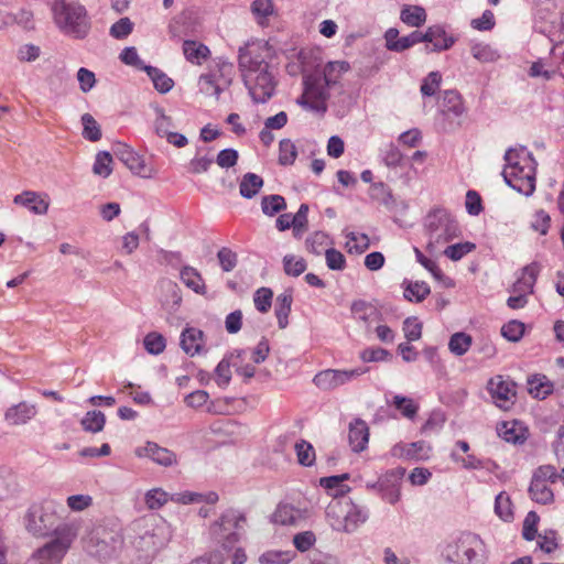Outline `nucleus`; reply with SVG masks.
Wrapping results in <instances>:
<instances>
[{
    "label": "nucleus",
    "mask_w": 564,
    "mask_h": 564,
    "mask_svg": "<svg viewBox=\"0 0 564 564\" xmlns=\"http://www.w3.org/2000/svg\"><path fill=\"white\" fill-rule=\"evenodd\" d=\"M382 162L388 167H397L402 164L403 154L393 143L388 144L381 152Z\"/></svg>",
    "instance_id": "61"
},
{
    "label": "nucleus",
    "mask_w": 564,
    "mask_h": 564,
    "mask_svg": "<svg viewBox=\"0 0 564 564\" xmlns=\"http://www.w3.org/2000/svg\"><path fill=\"white\" fill-rule=\"evenodd\" d=\"M431 293L430 286L425 282H409L404 288V297L408 301L422 302Z\"/></svg>",
    "instance_id": "46"
},
{
    "label": "nucleus",
    "mask_w": 564,
    "mask_h": 564,
    "mask_svg": "<svg viewBox=\"0 0 564 564\" xmlns=\"http://www.w3.org/2000/svg\"><path fill=\"white\" fill-rule=\"evenodd\" d=\"M405 469L397 467L386 471L379 478V495L390 505H395L401 498V484Z\"/></svg>",
    "instance_id": "15"
},
{
    "label": "nucleus",
    "mask_w": 564,
    "mask_h": 564,
    "mask_svg": "<svg viewBox=\"0 0 564 564\" xmlns=\"http://www.w3.org/2000/svg\"><path fill=\"white\" fill-rule=\"evenodd\" d=\"M294 449L300 465L305 467H311L314 465L316 456L315 449L311 443L301 440L295 443Z\"/></svg>",
    "instance_id": "41"
},
{
    "label": "nucleus",
    "mask_w": 564,
    "mask_h": 564,
    "mask_svg": "<svg viewBox=\"0 0 564 564\" xmlns=\"http://www.w3.org/2000/svg\"><path fill=\"white\" fill-rule=\"evenodd\" d=\"M251 12L260 25H265L269 17L274 13L272 0H254L251 3Z\"/></svg>",
    "instance_id": "42"
},
{
    "label": "nucleus",
    "mask_w": 564,
    "mask_h": 564,
    "mask_svg": "<svg viewBox=\"0 0 564 564\" xmlns=\"http://www.w3.org/2000/svg\"><path fill=\"white\" fill-rule=\"evenodd\" d=\"M77 535L76 523L58 524L53 531V539L34 553V561L37 564H59Z\"/></svg>",
    "instance_id": "7"
},
{
    "label": "nucleus",
    "mask_w": 564,
    "mask_h": 564,
    "mask_svg": "<svg viewBox=\"0 0 564 564\" xmlns=\"http://www.w3.org/2000/svg\"><path fill=\"white\" fill-rule=\"evenodd\" d=\"M349 479V474H341L336 476L323 477L319 479V485L325 488L334 500L344 497L350 491V487L345 484Z\"/></svg>",
    "instance_id": "26"
},
{
    "label": "nucleus",
    "mask_w": 564,
    "mask_h": 564,
    "mask_svg": "<svg viewBox=\"0 0 564 564\" xmlns=\"http://www.w3.org/2000/svg\"><path fill=\"white\" fill-rule=\"evenodd\" d=\"M499 434L506 442L521 444L525 441V435L516 422H503L499 427Z\"/></svg>",
    "instance_id": "47"
},
{
    "label": "nucleus",
    "mask_w": 564,
    "mask_h": 564,
    "mask_svg": "<svg viewBox=\"0 0 564 564\" xmlns=\"http://www.w3.org/2000/svg\"><path fill=\"white\" fill-rule=\"evenodd\" d=\"M272 297H273V293L270 289H268V288L258 289L253 295V302H254L256 308L260 313H267L271 307Z\"/></svg>",
    "instance_id": "63"
},
{
    "label": "nucleus",
    "mask_w": 564,
    "mask_h": 564,
    "mask_svg": "<svg viewBox=\"0 0 564 564\" xmlns=\"http://www.w3.org/2000/svg\"><path fill=\"white\" fill-rule=\"evenodd\" d=\"M292 302L293 295L291 290H285L276 296L274 313L278 318L279 327L282 329L288 326V317L291 312Z\"/></svg>",
    "instance_id": "28"
},
{
    "label": "nucleus",
    "mask_w": 564,
    "mask_h": 564,
    "mask_svg": "<svg viewBox=\"0 0 564 564\" xmlns=\"http://www.w3.org/2000/svg\"><path fill=\"white\" fill-rule=\"evenodd\" d=\"M484 542L475 533L465 532L454 543L447 544L444 555L447 561L462 564H482Z\"/></svg>",
    "instance_id": "11"
},
{
    "label": "nucleus",
    "mask_w": 564,
    "mask_h": 564,
    "mask_svg": "<svg viewBox=\"0 0 564 564\" xmlns=\"http://www.w3.org/2000/svg\"><path fill=\"white\" fill-rule=\"evenodd\" d=\"M180 278L182 282L193 292L204 295L206 285L200 273L193 267L185 265L181 269Z\"/></svg>",
    "instance_id": "29"
},
{
    "label": "nucleus",
    "mask_w": 564,
    "mask_h": 564,
    "mask_svg": "<svg viewBox=\"0 0 564 564\" xmlns=\"http://www.w3.org/2000/svg\"><path fill=\"white\" fill-rule=\"evenodd\" d=\"M476 246L473 242H459L446 247L443 253L453 261H458L466 254L475 250Z\"/></svg>",
    "instance_id": "56"
},
{
    "label": "nucleus",
    "mask_w": 564,
    "mask_h": 564,
    "mask_svg": "<svg viewBox=\"0 0 564 564\" xmlns=\"http://www.w3.org/2000/svg\"><path fill=\"white\" fill-rule=\"evenodd\" d=\"M185 58L193 64H202L210 54L209 48L196 41L187 40L183 43Z\"/></svg>",
    "instance_id": "31"
},
{
    "label": "nucleus",
    "mask_w": 564,
    "mask_h": 564,
    "mask_svg": "<svg viewBox=\"0 0 564 564\" xmlns=\"http://www.w3.org/2000/svg\"><path fill=\"white\" fill-rule=\"evenodd\" d=\"M367 371L368 368L364 367H358L350 370L326 369L316 373L313 378V382L317 388L322 390H334L357 379Z\"/></svg>",
    "instance_id": "14"
},
{
    "label": "nucleus",
    "mask_w": 564,
    "mask_h": 564,
    "mask_svg": "<svg viewBox=\"0 0 564 564\" xmlns=\"http://www.w3.org/2000/svg\"><path fill=\"white\" fill-rule=\"evenodd\" d=\"M424 42L431 43L432 47L426 46V52H442L449 50L456 39L446 33L443 25L436 24L429 26L423 33Z\"/></svg>",
    "instance_id": "19"
},
{
    "label": "nucleus",
    "mask_w": 564,
    "mask_h": 564,
    "mask_svg": "<svg viewBox=\"0 0 564 564\" xmlns=\"http://www.w3.org/2000/svg\"><path fill=\"white\" fill-rule=\"evenodd\" d=\"M54 22L65 34L83 39L89 31L86 9L74 0H55L52 6Z\"/></svg>",
    "instance_id": "5"
},
{
    "label": "nucleus",
    "mask_w": 564,
    "mask_h": 564,
    "mask_svg": "<svg viewBox=\"0 0 564 564\" xmlns=\"http://www.w3.org/2000/svg\"><path fill=\"white\" fill-rule=\"evenodd\" d=\"M295 556L292 551L270 550L259 556L260 564H289Z\"/></svg>",
    "instance_id": "45"
},
{
    "label": "nucleus",
    "mask_w": 564,
    "mask_h": 564,
    "mask_svg": "<svg viewBox=\"0 0 564 564\" xmlns=\"http://www.w3.org/2000/svg\"><path fill=\"white\" fill-rule=\"evenodd\" d=\"M524 334V324L519 321H510L501 327V335L509 341H519Z\"/></svg>",
    "instance_id": "58"
},
{
    "label": "nucleus",
    "mask_w": 564,
    "mask_h": 564,
    "mask_svg": "<svg viewBox=\"0 0 564 564\" xmlns=\"http://www.w3.org/2000/svg\"><path fill=\"white\" fill-rule=\"evenodd\" d=\"M144 500L149 509L155 510L171 501V495L161 488H154L145 494Z\"/></svg>",
    "instance_id": "52"
},
{
    "label": "nucleus",
    "mask_w": 564,
    "mask_h": 564,
    "mask_svg": "<svg viewBox=\"0 0 564 564\" xmlns=\"http://www.w3.org/2000/svg\"><path fill=\"white\" fill-rule=\"evenodd\" d=\"M488 391L495 404L501 410H509L516 401V384L505 380L501 376L491 378L488 382Z\"/></svg>",
    "instance_id": "16"
},
{
    "label": "nucleus",
    "mask_w": 564,
    "mask_h": 564,
    "mask_svg": "<svg viewBox=\"0 0 564 564\" xmlns=\"http://www.w3.org/2000/svg\"><path fill=\"white\" fill-rule=\"evenodd\" d=\"M263 186L261 176L254 173H246L239 184L240 195L245 198H252L256 196Z\"/></svg>",
    "instance_id": "34"
},
{
    "label": "nucleus",
    "mask_w": 564,
    "mask_h": 564,
    "mask_svg": "<svg viewBox=\"0 0 564 564\" xmlns=\"http://www.w3.org/2000/svg\"><path fill=\"white\" fill-rule=\"evenodd\" d=\"M304 91L296 102L303 108L325 113L327 111L328 88L332 86L321 74H311L303 79Z\"/></svg>",
    "instance_id": "12"
},
{
    "label": "nucleus",
    "mask_w": 564,
    "mask_h": 564,
    "mask_svg": "<svg viewBox=\"0 0 564 564\" xmlns=\"http://www.w3.org/2000/svg\"><path fill=\"white\" fill-rule=\"evenodd\" d=\"M84 546L91 556L106 561L120 552L123 546V536L119 531L97 525L85 538Z\"/></svg>",
    "instance_id": "10"
},
{
    "label": "nucleus",
    "mask_w": 564,
    "mask_h": 564,
    "mask_svg": "<svg viewBox=\"0 0 564 564\" xmlns=\"http://www.w3.org/2000/svg\"><path fill=\"white\" fill-rule=\"evenodd\" d=\"M400 19L409 26H421L426 21L425 10L416 6H405L401 10Z\"/></svg>",
    "instance_id": "36"
},
{
    "label": "nucleus",
    "mask_w": 564,
    "mask_h": 564,
    "mask_svg": "<svg viewBox=\"0 0 564 564\" xmlns=\"http://www.w3.org/2000/svg\"><path fill=\"white\" fill-rule=\"evenodd\" d=\"M560 39H562V32L560 33ZM556 44L552 45L551 48V59L554 63L555 74L558 73L562 77H564V45L561 43L562 40H556Z\"/></svg>",
    "instance_id": "64"
},
{
    "label": "nucleus",
    "mask_w": 564,
    "mask_h": 564,
    "mask_svg": "<svg viewBox=\"0 0 564 564\" xmlns=\"http://www.w3.org/2000/svg\"><path fill=\"white\" fill-rule=\"evenodd\" d=\"M502 176L505 182L525 196L535 191L536 162L525 147L510 148L505 154Z\"/></svg>",
    "instance_id": "3"
},
{
    "label": "nucleus",
    "mask_w": 564,
    "mask_h": 564,
    "mask_svg": "<svg viewBox=\"0 0 564 564\" xmlns=\"http://www.w3.org/2000/svg\"><path fill=\"white\" fill-rule=\"evenodd\" d=\"M82 123L84 139L91 142H96L101 139L100 126L90 113H84L82 116Z\"/></svg>",
    "instance_id": "49"
},
{
    "label": "nucleus",
    "mask_w": 564,
    "mask_h": 564,
    "mask_svg": "<svg viewBox=\"0 0 564 564\" xmlns=\"http://www.w3.org/2000/svg\"><path fill=\"white\" fill-rule=\"evenodd\" d=\"M15 205L28 208L35 215H45L48 210L50 200L47 195H43L32 191H25L13 198Z\"/></svg>",
    "instance_id": "20"
},
{
    "label": "nucleus",
    "mask_w": 564,
    "mask_h": 564,
    "mask_svg": "<svg viewBox=\"0 0 564 564\" xmlns=\"http://www.w3.org/2000/svg\"><path fill=\"white\" fill-rule=\"evenodd\" d=\"M510 496L506 491H501L495 499V512L503 521L513 520V509Z\"/></svg>",
    "instance_id": "40"
},
{
    "label": "nucleus",
    "mask_w": 564,
    "mask_h": 564,
    "mask_svg": "<svg viewBox=\"0 0 564 564\" xmlns=\"http://www.w3.org/2000/svg\"><path fill=\"white\" fill-rule=\"evenodd\" d=\"M62 511V503L53 499L33 505L25 514V528L35 536H45L57 527Z\"/></svg>",
    "instance_id": "9"
},
{
    "label": "nucleus",
    "mask_w": 564,
    "mask_h": 564,
    "mask_svg": "<svg viewBox=\"0 0 564 564\" xmlns=\"http://www.w3.org/2000/svg\"><path fill=\"white\" fill-rule=\"evenodd\" d=\"M528 492L530 498L536 503L546 506L554 502V492L547 484L535 481V479L531 478Z\"/></svg>",
    "instance_id": "30"
},
{
    "label": "nucleus",
    "mask_w": 564,
    "mask_h": 564,
    "mask_svg": "<svg viewBox=\"0 0 564 564\" xmlns=\"http://www.w3.org/2000/svg\"><path fill=\"white\" fill-rule=\"evenodd\" d=\"M441 107L444 113H452L455 117L462 116L465 111L462 96L456 90L444 93Z\"/></svg>",
    "instance_id": "32"
},
{
    "label": "nucleus",
    "mask_w": 564,
    "mask_h": 564,
    "mask_svg": "<svg viewBox=\"0 0 564 564\" xmlns=\"http://www.w3.org/2000/svg\"><path fill=\"white\" fill-rule=\"evenodd\" d=\"M135 455L138 457H147L154 463L170 467L177 463L176 454L165 447L159 446L156 443L148 442L144 446L135 448Z\"/></svg>",
    "instance_id": "18"
},
{
    "label": "nucleus",
    "mask_w": 564,
    "mask_h": 564,
    "mask_svg": "<svg viewBox=\"0 0 564 564\" xmlns=\"http://www.w3.org/2000/svg\"><path fill=\"white\" fill-rule=\"evenodd\" d=\"M273 48L265 41H250L238 52V67L254 102H267L275 91L276 79L270 70Z\"/></svg>",
    "instance_id": "1"
},
{
    "label": "nucleus",
    "mask_w": 564,
    "mask_h": 564,
    "mask_svg": "<svg viewBox=\"0 0 564 564\" xmlns=\"http://www.w3.org/2000/svg\"><path fill=\"white\" fill-rule=\"evenodd\" d=\"M37 414L35 404L22 401L11 405L4 413V420L9 425H24Z\"/></svg>",
    "instance_id": "21"
},
{
    "label": "nucleus",
    "mask_w": 564,
    "mask_h": 564,
    "mask_svg": "<svg viewBox=\"0 0 564 564\" xmlns=\"http://www.w3.org/2000/svg\"><path fill=\"white\" fill-rule=\"evenodd\" d=\"M115 154L132 173L142 177H151L152 170L147 166L142 156L127 144H119Z\"/></svg>",
    "instance_id": "17"
},
{
    "label": "nucleus",
    "mask_w": 564,
    "mask_h": 564,
    "mask_svg": "<svg viewBox=\"0 0 564 564\" xmlns=\"http://www.w3.org/2000/svg\"><path fill=\"white\" fill-rule=\"evenodd\" d=\"M297 156L295 144L290 139H283L279 144V163L292 165Z\"/></svg>",
    "instance_id": "53"
},
{
    "label": "nucleus",
    "mask_w": 564,
    "mask_h": 564,
    "mask_svg": "<svg viewBox=\"0 0 564 564\" xmlns=\"http://www.w3.org/2000/svg\"><path fill=\"white\" fill-rule=\"evenodd\" d=\"M199 90L207 95L219 97L220 93L224 91L223 87L218 84L217 74L208 73L203 74L198 80Z\"/></svg>",
    "instance_id": "44"
},
{
    "label": "nucleus",
    "mask_w": 564,
    "mask_h": 564,
    "mask_svg": "<svg viewBox=\"0 0 564 564\" xmlns=\"http://www.w3.org/2000/svg\"><path fill=\"white\" fill-rule=\"evenodd\" d=\"M307 263L304 258L294 254H286L283 258V269L290 276H299L305 272Z\"/></svg>",
    "instance_id": "48"
},
{
    "label": "nucleus",
    "mask_w": 564,
    "mask_h": 564,
    "mask_svg": "<svg viewBox=\"0 0 564 564\" xmlns=\"http://www.w3.org/2000/svg\"><path fill=\"white\" fill-rule=\"evenodd\" d=\"M247 523L246 516L237 510L229 508L225 510L209 525L210 538L220 545L224 551L230 552L242 538L241 531Z\"/></svg>",
    "instance_id": "6"
},
{
    "label": "nucleus",
    "mask_w": 564,
    "mask_h": 564,
    "mask_svg": "<svg viewBox=\"0 0 564 564\" xmlns=\"http://www.w3.org/2000/svg\"><path fill=\"white\" fill-rule=\"evenodd\" d=\"M299 518V510L288 503L279 505L273 513V522L281 525H293Z\"/></svg>",
    "instance_id": "35"
},
{
    "label": "nucleus",
    "mask_w": 564,
    "mask_h": 564,
    "mask_svg": "<svg viewBox=\"0 0 564 564\" xmlns=\"http://www.w3.org/2000/svg\"><path fill=\"white\" fill-rule=\"evenodd\" d=\"M538 4L536 29L550 43L560 39L563 32L564 23L560 10H557V0H534Z\"/></svg>",
    "instance_id": "13"
},
{
    "label": "nucleus",
    "mask_w": 564,
    "mask_h": 564,
    "mask_svg": "<svg viewBox=\"0 0 564 564\" xmlns=\"http://www.w3.org/2000/svg\"><path fill=\"white\" fill-rule=\"evenodd\" d=\"M160 301L163 305L178 306L182 302L181 289L176 282L162 279L159 282Z\"/></svg>",
    "instance_id": "27"
},
{
    "label": "nucleus",
    "mask_w": 564,
    "mask_h": 564,
    "mask_svg": "<svg viewBox=\"0 0 564 564\" xmlns=\"http://www.w3.org/2000/svg\"><path fill=\"white\" fill-rule=\"evenodd\" d=\"M219 500V496L215 491H208L206 494L196 492V491H183L175 492L171 495V501L180 505H191V503H208L215 505Z\"/></svg>",
    "instance_id": "25"
},
{
    "label": "nucleus",
    "mask_w": 564,
    "mask_h": 564,
    "mask_svg": "<svg viewBox=\"0 0 564 564\" xmlns=\"http://www.w3.org/2000/svg\"><path fill=\"white\" fill-rule=\"evenodd\" d=\"M391 404L409 420H413L419 411V405L411 398L400 394L393 395Z\"/></svg>",
    "instance_id": "43"
},
{
    "label": "nucleus",
    "mask_w": 564,
    "mask_h": 564,
    "mask_svg": "<svg viewBox=\"0 0 564 564\" xmlns=\"http://www.w3.org/2000/svg\"><path fill=\"white\" fill-rule=\"evenodd\" d=\"M326 519L337 532L351 534L369 519V510L352 500H333L326 508Z\"/></svg>",
    "instance_id": "4"
},
{
    "label": "nucleus",
    "mask_w": 564,
    "mask_h": 564,
    "mask_svg": "<svg viewBox=\"0 0 564 564\" xmlns=\"http://www.w3.org/2000/svg\"><path fill=\"white\" fill-rule=\"evenodd\" d=\"M80 424L84 431L98 433L105 427L106 416L101 411H88L82 419Z\"/></svg>",
    "instance_id": "37"
},
{
    "label": "nucleus",
    "mask_w": 564,
    "mask_h": 564,
    "mask_svg": "<svg viewBox=\"0 0 564 564\" xmlns=\"http://www.w3.org/2000/svg\"><path fill=\"white\" fill-rule=\"evenodd\" d=\"M348 69L349 64L345 61L329 62L324 66L321 77L325 78L330 85H335L339 77Z\"/></svg>",
    "instance_id": "39"
},
{
    "label": "nucleus",
    "mask_w": 564,
    "mask_h": 564,
    "mask_svg": "<svg viewBox=\"0 0 564 564\" xmlns=\"http://www.w3.org/2000/svg\"><path fill=\"white\" fill-rule=\"evenodd\" d=\"M473 344V338L470 335L458 332L451 336L448 341V349L455 356L465 355Z\"/></svg>",
    "instance_id": "38"
},
{
    "label": "nucleus",
    "mask_w": 564,
    "mask_h": 564,
    "mask_svg": "<svg viewBox=\"0 0 564 564\" xmlns=\"http://www.w3.org/2000/svg\"><path fill=\"white\" fill-rule=\"evenodd\" d=\"M144 72L148 74L153 83L154 88L160 94H166L173 88L174 80L161 69L149 65Z\"/></svg>",
    "instance_id": "33"
},
{
    "label": "nucleus",
    "mask_w": 564,
    "mask_h": 564,
    "mask_svg": "<svg viewBox=\"0 0 564 564\" xmlns=\"http://www.w3.org/2000/svg\"><path fill=\"white\" fill-rule=\"evenodd\" d=\"M111 163L112 156L109 152H99L96 155L93 171L98 176L108 177L112 172Z\"/></svg>",
    "instance_id": "54"
},
{
    "label": "nucleus",
    "mask_w": 564,
    "mask_h": 564,
    "mask_svg": "<svg viewBox=\"0 0 564 564\" xmlns=\"http://www.w3.org/2000/svg\"><path fill=\"white\" fill-rule=\"evenodd\" d=\"M348 440L351 449L360 453L366 449L369 442V427L367 423L360 419H356L349 424Z\"/></svg>",
    "instance_id": "22"
},
{
    "label": "nucleus",
    "mask_w": 564,
    "mask_h": 564,
    "mask_svg": "<svg viewBox=\"0 0 564 564\" xmlns=\"http://www.w3.org/2000/svg\"><path fill=\"white\" fill-rule=\"evenodd\" d=\"M532 479H535V481H541L544 484H554L558 479H561V476L553 465H541L536 469H534L532 474Z\"/></svg>",
    "instance_id": "57"
},
{
    "label": "nucleus",
    "mask_w": 564,
    "mask_h": 564,
    "mask_svg": "<svg viewBox=\"0 0 564 564\" xmlns=\"http://www.w3.org/2000/svg\"><path fill=\"white\" fill-rule=\"evenodd\" d=\"M530 75L532 77L543 76L546 79L552 78L555 75L554 63L550 58V62L543 58L534 62L530 68Z\"/></svg>",
    "instance_id": "62"
},
{
    "label": "nucleus",
    "mask_w": 564,
    "mask_h": 564,
    "mask_svg": "<svg viewBox=\"0 0 564 564\" xmlns=\"http://www.w3.org/2000/svg\"><path fill=\"white\" fill-rule=\"evenodd\" d=\"M172 535V529L164 519L149 516L131 523L128 538L139 556L150 560L169 545Z\"/></svg>",
    "instance_id": "2"
},
{
    "label": "nucleus",
    "mask_w": 564,
    "mask_h": 564,
    "mask_svg": "<svg viewBox=\"0 0 564 564\" xmlns=\"http://www.w3.org/2000/svg\"><path fill=\"white\" fill-rule=\"evenodd\" d=\"M429 241L426 250L430 253L440 252L441 248L460 235L457 221L444 209H436L426 217Z\"/></svg>",
    "instance_id": "8"
},
{
    "label": "nucleus",
    "mask_w": 564,
    "mask_h": 564,
    "mask_svg": "<svg viewBox=\"0 0 564 564\" xmlns=\"http://www.w3.org/2000/svg\"><path fill=\"white\" fill-rule=\"evenodd\" d=\"M286 203L284 197L281 195H268L263 196L261 200V209L263 214L268 216H274L275 214L284 210Z\"/></svg>",
    "instance_id": "50"
},
{
    "label": "nucleus",
    "mask_w": 564,
    "mask_h": 564,
    "mask_svg": "<svg viewBox=\"0 0 564 564\" xmlns=\"http://www.w3.org/2000/svg\"><path fill=\"white\" fill-rule=\"evenodd\" d=\"M181 347L189 356L200 354L204 347V333L195 327H186L181 334Z\"/></svg>",
    "instance_id": "24"
},
{
    "label": "nucleus",
    "mask_w": 564,
    "mask_h": 564,
    "mask_svg": "<svg viewBox=\"0 0 564 564\" xmlns=\"http://www.w3.org/2000/svg\"><path fill=\"white\" fill-rule=\"evenodd\" d=\"M470 52L473 57L481 63H491L499 58V54L490 45L484 43L471 45Z\"/></svg>",
    "instance_id": "51"
},
{
    "label": "nucleus",
    "mask_w": 564,
    "mask_h": 564,
    "mask_svg": "<svg viewBox=\"0 0 564 564\" xmlns=\"http://www.w3.org/2000/svg\"><path fill=\"white\" fill-rule=\"evenodd\" d=\"M540 517L535 511H529L523 521L522 536L527 541H533L538 533Z\"/></svg>",
    "instance_id": "60"
},
{
    "label": "nucleus",
    "mask_w": 564,
    "mask_h": 564,
    "mask_svg": "<svg viewBox=\"0 0 564 564\" xmlns=\"http://www.w3.org/2000/svg\"><path fill=\"white\" fill-rule=\"evenodd\" d=\"M144 348L149 354L159 355L166 346L165 338L155 332L149 333L143 340Z\"/></svg>",
    "instance_id": "59"
},
{
    "label": "nucleus",
    "mask_w": 564,
    "mask_h": 564,
    "mask_svg": "<svg viewBox=\"0 0 564 564\" xmlns=\"http://www.w3.org/2000/svg\"><path fill=\"white\" fill-rule=\"evenodd\" d=\"M539 274V267L536 263L525 265L517 281L512 285V292L524 294L529 296L533 292V288Z\"/></svg>",
    "instance_id": "23"
},
{
    "label": "nucleus",
    "mask_w": 564,
    "mask_h": 564,
    "mask_svg": "<svg viewBox=\"0 0 564 564\" xmlns=\"http://www.w3.org/2000/svg\"><path fill=\"white\" fill-rule=\"evenodd\" d=\"M328 243V236L324 231L311 234L305 241L306 250L314 254H321Z\"/></svg>",
    "instance_id": "55"
}]
</instances>
